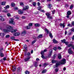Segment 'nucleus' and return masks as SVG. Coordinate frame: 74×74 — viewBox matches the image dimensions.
Wrapping results in <instances>:
<instances>
[{"label": "nucleus", "mask_w": 74, "mask_h": 74, "mask_svg": "<svg viewBox=\"0 0 74 74\" xmlns=\"http://www.w3.org/2000/svg\"><path fill=\"white\" fill-rule=\"evenodd\" d=\"M6 29H3V31L5 33L8 32H11L12 33H14L17 31V29H13V27L10 25H7L6 27Z\"/></svg>", "instance_id": "obj_1"}, {"label": "nucleus", "mask_w": 74, "mask_h": 74, "mask_svg": "<svg viewBox=\"0 0 74 74\" xmlns=\"http://www.w3.org/2000/svg\"><path fill=\"white\" fill-rule=\"evenodd\" d=\"M66 60L65 59H63L62 60L60 61V62L54 60H52V63H56L55 66V67H57L60 65V64H64L66 63Z\"/></svg>", "instance_id": "obj_2"}, {"label": "nucleus", "mask_w": 74, "mask_h": 74, "mask_svg": "<svg viewBox=\"0 0 74 74\" xmlns=\"http://www.w3.org/2000/svg\"><path fill=\"white\" fill-rule=\"evenodd\" d=\"M9 23L10 24H11L12 25H15V22L14 21V19L11 18L9 21Z\"/></svg>", "instance_id": "obj_3"}, {"label": "nucleus", "mask_w": 74, "mask_h": 74, "mask_svg": "<svg viewBox=\"0 0 74 74\" xmlns=\"http://www.w3.org/2000/svg\"><path fill=\"white\" fill-rule=\"evenodd\" d=\"M68 52L69 54H71L73 53V51H72V49L71 48H70L68 50Z\"/></svg>", "instance_id": "obj_4"}, {"label": "nucleus", "mask_w": 74, "mask_h": 74, "mask_svg": "<svg viewBox=\"0 0 74 74\" xmlns=\"http://www.w3.org/2000/svg\"><path fill=\"white\" fill-rule=\"evenodd\" d=\"M52 49H51L48 55V57L49 58H50V57H51V56L52 55Z\"/></svg>", "instance_id": "obj_5"}, {"label": "nucleus", "mask_w": 74, "mask_h": 74, "mask_svg": "<svg viewBox=\"0 0 74 74\" xmlns=\"http://www.w3.org/2000/svg\"><path fill=\"white\" fill-rule=\"evenodd\" d=\"M26 56H27V57L28 58H29V57H30V58H31V54H30V53L28 52L27 53V54L26 55Z\"/></svg>", "instance_id": "obj_6"}, {"label": "nucleus", "mask_w": 74, "mask_h": 74, "mask_svg": "<svg viewBox=\"0 0 74 74\" xmlns=\"http://www.w3.org/2000/svg\"><path fill=\"white\" fill-rule=\"evenodd\" d=\"M28 9L29 7L26 6L23 8V11H25V10H28Z\"/></svg>", "instance_id": "obj_7"}, {"label": "nucleus", "mask_w": 74, "mask_h": 74, "mask_svg": "<svg viewBox=\"0 0 74 74\" xmlns=\"http://www.w3.org/2000/svg\"><path fill=\"white\" fill-rule=\"evenodd\" d=\"M47 50L46 49H45L44 50V51H42L41 52V55H44V52H47Z\"/></svg>", "instance_id": "obj_8"}, {"label": "nucleus", "mask_w": 74, "mask_h": 74, "mask_svg": "<svg viewBox=\"0 0 74 74\" xmlns=\"http://www.w3.org/2000/svg\"><path fill=\"white\" fill-rule=\"evenodd\" d=\"M20 35V33L19 32H17L13 34V35L14 36H19Z\"/></svg>", "instance_id": "obj_9"}, {"label": "nucleus", "mask_w": 74, "mask_h": 74, "mask_svg": "<svg viewBox=\"0 0 74 74\" xmlns=\"http://www.w3.org/2000/svg\"><path fill=\"white\" fill-rule=\"evenodd\" d=\"M12 69L13 70V71H16V67L14 66H12Z\"/></svg>", "instance_id": "obj_10"}, {"label": "nucleus", "mask_w": 74, "mask_h": 74, "mask_svg": "<svg viewBox=\"0 0 74 74\" xmlns=\"http://www.w3.org/2000/svg\"><path fill=\"white\" fill-rule=\"evenodd\" d=\"M65 23H60V26L61 27H62V26L63 28H64V27H65V25H64V24Z\"/></svg>", "instance_id": "obj_11"}, {"label": "nucleus", "mask_w": 74, "mask_h": 74, "mask_svg": "<svg viewBox=\"0 0 74 74\" xmlns=\"http://www.w3.org/2000/svg\"><path fill=\"white\" fill-rule=\"evenodd\" d=\"M30 59V57H27L25 58L24 59V60L25 62H27V61H28V60H29V59Z\"/></svg>", "instance_id": "obj_12"}, {"label": "nucleus", "mask_w": 74, "mask_h": 74, "mask_svg": "<svg viewBox=\"0 0 74 74\" xmlns=\"http://www.w3.org/2000/svg\"><path fill=\"white\" fill-rule=\"evenodd\" d=\"M53 42L55 44L58 43V41H56L55 39H54L53 40Z\"/></svg>", "instance_id": "obj_13"}, {"label": "nucleus", "mask_w": 74, "mask_h": 74, "mask_svg": "<svg viewBox=\"0 0 74 74\" xmlns=\"http://www.w3.org/2000/svg\"><path fill=\"white\" fill-rule=\"evenodd\" d=\"M18 12L19 14H23V11L22 10H18Z\"/></svg>", "instance_id": "obj_14"}, {"label": "nucleus", "mask_w": 74, "mask_h": 74, "mask_svg": "<svg viewBox=\"0 0 74 74\" xmlns=\"http://www.w3.org/2000/svg\"><path fill=\"white\" fill-rule=\"evenodd\" d=\"M35 26L36 27H39L40 26V25L38 23H36L35 24Z\"/></svg>", "instance_id": "obj_15"}, {"label": "nucleus", "mask_w": 74, "mask_h": 74, "mask_svg": "<svg viewBox=\"0 0 74 74\" xmlns=\"http://www.w3.org/2000/svg\"><path fill=\"white\" fill-rule=\"evenodd\" d=\"M58 58L59 59H60L61 58H62V57H61V54L60 53H59L58 55Z\"/></svg>", "instance_id": "obj_16"}, {"label": "nucleus", "mask_w": 74, "mask_h": 74, "mask_svg": "<svg viewBox=\"0 0 74 74\" xmlns=\"http://www.w3.org/2000/svg\"><path fill=\"white\" fill-rule=\"evenodd\" d=\"M48 65V64L46 63H45L43 64V67H46V66H47Z\"/></svg>", "instance_id": "obj_17"}, {"label": "nucleus", "mask_w": 74, "mask_h": 74, "mask_svg": "<svg viewBox=\"0 0 74 74\" xmlns=\"http://www.w3.org/2000/svg\"><path fill=\"white\" fill-rule=\"evenodd\" d=\"M25 28L26 29H30V27L29 25L25 27Z\"/></svg>", "instance_id": "obj_18"}, {"label": "nucleus", "mask_w": 74, "mask_h": 74, "mask_svg": "<svg viewBox=\"0 0 74 74\" xmlns=\"http://www.w3.org/2000/svg\"><path fill=\"white\" fill-rule=\"evenodd\" d=\"M71 14V11H69L67 12V14L69 15H70Z\"/></svg>", "instance_id": "obj_19"}, {"label": "nucleus", "mask_w": 74, "mask_h": 74, "mask_svg": "<svg viewBox=\"0 0 74 74\" xmlns=\"http://www.w3.org/2000/svg\"><path fill=\"white\" fill-rule=\"evenodd\" d=\"M45 14L47 16V17H48V16H51V14H49V13H47Z\"/></svg>", "instance_id": "obj_20"}, {"label": "nucleus", "mask_w": 74, "mask_h": 74, "mask_svg": "<svg viewBox=\"0 0 74 74\" xmlns=\"http://www.w3.org/2000/svg\"><path fill=\"white\" fill-rule=\"evenodd\" d=\"M47 69H45V70L42 71V73L43 74H44V73H45L47 72Z\"/></svg>", "instance_id": "obj_21"}, {"label": "nucleus", "mask_w": 74, "mask_h": 74, "mask_svg": "<svg viewBox=\"0 0 74 74\" xmlns=\"http://www.w3.org/2000/svg\"><path fill=\"white\" fill-rule=\"evenodd\" d=\"M15 36H13L11 37V39H12V40L14 41L15 40Z\"/></svg>", "instance_id": "obj_22"}, {"label": "nucleus", "mask_w": 74, "mask_h": 74, "mask_svg": "<svg viewBox=\"0 0 74 74\" xmlns=\"http://www.w3.org/2000/svg\"><path fill=\"white\" fill-rule=\"evenodd\" d=\"M52 7V5L51 4H49L48 5V7H49V8L50 9H51V7Z\"/></svg>", "instance_id": "obj_23"}, {"label": "nucleus", "mask_w": 74, "mask_h": 74, "mask_svg": "<svg viewBox=\"0 0 74 74\" xmlns=\"http://www.w3.org/2000/svg\"><path fill=\"white\" fill-rule=\"evenodd\" d=\"M5 1H3L1 3L2 5H5Z\"/></svg>", "instance_id": "obj_24"}, {"label": "nucleus", "mask_w": 74, "mask_h": 74, "mask_svg": "<svg viewBox=\"0 0 74 74\" xmlns=\"http://www.w3.org/2000/svg\"><path fill=\"white\" fill-rule=\"evenodd\" d=\"M47 18L49 19H52L53 18L52 16H47Z\"/></svg>", "instance_id": "obj_25"}, {"label": "nucleus", "mask_w": 74, "mask_h": 74, "mask_svg": "<svg viewBox=\"0 0 74 74\" xmlns=\"http://www.w3.org/2000/svg\"><path fill=\"white\" fill-rule=\"evenodd\" d=\"M38 64L37 62H35V67H37L38 66Z\"/></svg>", "instance_id": "obj_26"}, {"label": "nucleus", "mask_w": 74, "mask_h": 74, "mask_svg": "<svg viewBox=\"0 0 74 74\" xmlns=\"http://www.w3.org/2000/svg\"><path fill=\"white\" fill-rule=\"evenodd\" d=\"M61 41L62 42H63L64 43H65V42H66V39H64L63 40H61Z\"/></svg>", "instance_id": "obj_27"}, {"label": "nucleus", "mask_w": 74, "mask_h": 74, "mask_svg": "<svg viewBox=\"0 0 74 74\" xmlns=\"http://www.w3.org/2000/svg\"><path fill=\"white\" fill-rule=\"evenodd\" d=\"M45 32L47 34H48L49 33V31H48V30L47 29H45Z\"/></svg>", "instance_id": "obj_28"}, {"label": "nucleus", "mask_w": 74, "mask_h": 74, "mask_svg": "<svg viewBox=\"0 0 74 74\" xmlns=\"http://www.w3.org/2000/svg\"><path fill=\"white\" fill-rule=\"evenodd\" d=\"M73 46V45L71 44H69L67 46L68 47H72Z\"/></svg>", "instance_id": "obj_29"}, {"label": "nucleus", "mask_w": 74, "mask_h": 74, "mask_svg": "<svg viewBox=\"0 0 74 74\" xmlns=\"http://www.w3.org/2000/svg\"><path fill=\"white\" fill-rule=\"evenodd\" d=\"M0 36L1 37H3L4 36V34L3 33H0Z\"/></svg>", "instance_id": "obj_30"}, {"label": "nucleus", "mask_w": 74, "mask_h": 74, "mask_svg": "<svg viewBox=\"0 0 74 74\" xmlns=\"http://www.w3.org/2000/svg\"><path fill=\"white\" fill-rule=\"evenodd\" d=\"M42 37V34H40L38 37V38H41Z\"/></svg>", "instance_id": "obj_31"}, {"label": "nucleus", "mask_w": 74, "mask_h": 74, "mask_svg": "<svg viewBox=\"0 0 74 74\" xmlns=\"http://www.w3.org/2000/svg\"><path fill=\"white\" fill-rule=\"evenodd\" d=\"M36 41H37V40H35L33 41L32 42V44H34L36 42Z\"/></svg>", "instance_id": "obj_32"}, {"label": "nucleus", "mask_w": 74, "mask_h": 74, "mask_svg": "<svg viewBox=\"0 0 74 74\" xmlns=\"http://www.w3.org/2000/svg\"><path fill=\"white\" fill-rule=\"evenodd\" d=\"M29 26H33V23H29Z\"/></svg>", "instance_id": "obj_33"}, {"label": "nucleus", "mask_w": 74, "mask_h": 74, "mask_svg": "<svg viewBox=\"0 0 74 74\" xmlns=\"http://www.w3.org/2000/svg\"><path fill=\"white\" fill-rule=\"evenodd\" d=\"M26 31H23L22 32V34H26Z\"/></svg>", "instance_id": "obj_34"}, {"label": "nucleus", "mask_w": 74, "mask_h": 74, "mask_svg": "<svg viewBox=\"0 0 74 74\" xmlns=\"http://www.w3.org/2000/svg\"><path fill=\"white\" fill-rule=\"evenodd\" d=\"M9 7L10 6H9V5H7L6 6H5V9H7L8 8H9Z\"/></svg>", "instance_id": "obj_35"}, {"label": "nucleus", "mask_w": 74, "mask_h": 74, "mask_svg": "<svg viewBox=\"0 0 74 74\" xmlns=\"http://www.w3.org/2000/svg\"><path fill=\"white\" fill-rule=\"evenodd\" d=\"M55 71L56 72H58L59 71V69L57 68L55 69Z\"/></svg>", "instance_id": "obj_36"}, {"label": "nucleus", "mask_w": 74, "mask_h": 74, "mask_svg": "<svg viewBox=\"0 0 74 74\" xmlns=\"http://www.w3.org/2000/svg\"><path fill=\"white\" fill-rule=\"evenodd\" d=\"M3 12H5V13H7V12H8V11L7 10H5V11H3Z\"/></svg>", "instance_id": "obj_37"}, {"label": "nucleus", "mask_w": 74, "mask_h": 74, "mask_svg": "<svg viewBox=\"0 0 74 74\" xmlns=\"http://www.w3.org/2000/svg\"><path fill=\"white\" fill-rule=\"evenodd\" d=\"M25 73L26 74H29V73H30V72L26 71L25 72Z\"/></svg>", "instance_id": "obj_38"}, {"label": "nucleus", "mask_w": 74, "mask_h": 74, "mask_svg": "<svg viewBox=\"0 0 74 74\" xmlns=\"http://www.w3.org/2000/svg\"><path fill=\"white\" fill-rule=\"evenodd\" d=\"M15 4L14 3H12L11 4V6L12 7H14L15 6Z\"/></svg>", "instance_id": "obj_39"}, {"label": "nucleus", "mask_w": 74, "mask_h": 74, "mask_svg": "<svg viewBox=\"0 0 74 74\" xmlns=\"http://www.w3.org/2000/svg\"><path fill=\"white\" fill-rule=\"evenodd\" d=\"M73 8V5H71L70 6V9H71Z\"/></svg>", "instance_id": "obj_40"}, {"label": "nucleus", "mask_w": 74, "mask_h": 74, "mask_svg": "<svg viewBox=\"0 0 74 74\" xmlns=\"http://www.w3.org/2000/svg\"><path fill=\"white\" fill-rule=\"evenodd\" d=\"M0 56L1 57H3V56H4V54H3V53H1L0 54Z\"/></svg>", "instance_id": "obj_41"}, {"label": "nucleus", "mask_w": 74, "mask_h": 74, "mask_svg": "<svg viewBox=\"0 0 74 74\" xmlns=\"http://www.w3.org/2000/svg\"><path fill=\"white\" fill-rule=\"evenodd\" d=\"M49 36L50 37H53V36H52V34L51 33H49Z\"/></svg>", "instance_id": "obj_42"}, {"label": "nucleus", "mask_w": 74, "mask_h": 74, "mask_svg": "<svg viewBox=\"0 0 74 74\" xmlns=\"http://www.w3.org/2000/svg\"><path fill=\"white\" fill-rule=\"evenodd\" d=\"M3 51V48H1V49H0V53H1V52H2Z\"/></svg>", "instance_id": "obj_43"}, {"label": "nucleus", "mask_w": 74, "mask_h": 74, "mask_svg": "<svg viewBox=\"0 0 74 74\" xmlns=\"http://www.w3.org/2000/svg\"><path fill=\"white\" fill-rule=\"evenodd\" d=\"M20 5L21 6H23L24 5V4H23V3H21L20 4Z\"/></svg>", "instance_id": "obj_44"}, {"label": "nucleus", "mask_w": 74, "mask_h": 74, "mask_svg": "<svg viewBox=\"0 0 74 74\" xmlns=\"http://www.w3.org/2000/svg\"><path fill=\"white\" fill-rule=\"evenodd\" d=\"M9 37H10V35H6L5 36V37L6 38H9Z\"/></svg>", "instance_id": "obj_45"}, {"label": "nucleus", "mask_w": 74, "mask_h": 74, "mask_svg": "<svg viewBox=\"0 0 74 74\" xmlns=\"http://www.w3.org/2000/svg\"><path fill=\"white\" fill-rule=\"evenodd\" d=\"M13 9L15 10H18V8L17 7H14L13 8Z\"/></svg>", "instance_id": "obj_46"}, {"label": "nucleus", "mask_w": 74, "mask_h": 74, "mask_svg": "<svg viewBox=\"0 0 74 74\" xmlns=\"http://www.w3.org/2000/svg\"><path fill=\"white\" fill-rule=\"evenodd\" d=\"M58 49H59V50H60L61 49H62V48L60 47H58Z\"/></svg>", "instance_id": "obj_47"}, {"label": "nucleus", "mask_w": 74, "mask_h": 74, "mask_svg": "<svg viewBox=\"0 0 74 74\" xmlns=\"http://www.w3.org/2000/svg\"><path fill=\"white\" fill-rule=\"evenodd\" d=\"M24 47L25 49H26L27 48V45H25L24 46Z\"/></svg>", "instance_id": "obj_48"}, {"label": "nucleus", "mask_w": 74, "mask_h": 74, "mask_svg": "<svg viewBox=\"0 0 74 74\" xmlns=\"http://www.w3.org/2000/svg\"><path fill=\"white\" fill-rule=\"evenodd\" d=\"M71 32H74V27L73 28L71 29Z\"/></svg>", "instance_id": "obj_49"}, {"label": "nucleus", "mask_w": 74, "mask_h": 74, "mask_svg": "<svg viewBox=\"0 0 74 74\" xmlns=\"http://www.w3.org/2000/svg\"><path fill=\"white\" fill-rule=\"evenodd\" d=\"M1 21H4V18H1Z\"/></svg>", "instance_id": "obj_50"}, {"label": "nucleus", "mask_w": 74, "mask_h": 74, "mask_svg": "<svg viewBox=\"0 0 74 74\" xmlns=\"http://www.w3.org/2000/svg\"><path fill=\"white\" fill-rule=\"evenodd\" d=\"M64 44H65L66 45H68L69 44V42H65Z\"/></svg>", "instance_id": "obj_51"}, {"label": "nucleus", "mask_w": 74, "mask_h": 74, "mask_svg": "<svg viewBox=\"0 0 74 74\" xmlns=\"http://www.w3.org/2000/svg\"><path fill=\"white\" fill-rule=\"evenodd\" d=\"M41 57L43 59H45V57H44V55H42Z\"/></svg>", "instance_id": "obj_52"}, {"label": "nucleus", "mask_w": 74, "mask_h": 74, "mask_svg": "<svg viewBox=\"0 0 74 74\" xmlns=\"http://www.w3.org/2000/svg\"><path fill=\"white\" fill-rule=\"evenodd\" d=\"M7 15L8 16H11V14L10 13H8Z\"/></svg>", "instance_id": "obj_53"}, {"label": "nucleus", "mask_w": 74, "mask_h": 74, "mask_svg": "<svg viewBox=\"0 0 74 74\" xmlns=\"http://www.w3.org/2000/svg\"><path fill=\"white\" fill-rule=\"evenodd\" d=\"M3 60L5 61V60H7V58L6 57H4L3 58Z\"/></svg>", "instance_id": "obj_54"}, {"label": "nucleus", "mask_w": 74, "mask_h": 74, "mask_svg": "<svg viewBox=\"0 0 74 74\" xmlns=\"http://www.w3.org/2000/svg\"><path fill=\"white\" fill-rule=\"evenodd\" d=\"M52 14H55V10H53V11H52Z\"/></svg>", "instance_id": "obj_55"}, {"label": "nucleus", "mask_w": 74, "mask_h": 74, "mask_svg": "<svg viewBox=\"0 0 74 74\" xmlns=\"http://www.w3.org/2000/svg\"><path fill=\"white\" fill-rule=\"evenodd\" d=\"M36 4V3L35 2H34L33 3V5H34V6H35Z\"/></svg>", "instance_id": "obj_56"}, {"label": "nucleus", "mask_w": 74, "mask_h": 74, "mask_svg": "<svg viewBox=\"0 0 74 74\" xmlns=\"http://www.w3.org/2000/svg\"><path fill=\"white\" fill-rule=\"evenodd\" d=\"M53 49L55 51H56V49H57V48L56 47H55L53 48Z\"/></svg>", "instance_id": "obj_57"}, {"label": "nucleus", "mask_w": 74, "mask_h": 74, "mask_svg": "<svg viewBox=\"0 0 74 74\" xmlns=\"http://www.w3.org/2000/svg\"><path fill=\"white\" fill-rule=\"evenodd\" d=\"M68 26H69V27H72V25H71V24H69L68 25Z\"/></svg>", "instance_id": "obj_58"}, {"label": "nucleus", "mask_w": 74, "mask_h": 74, "mask_svg": "<svg viewBox=\"0 0 74 74\" xmlns=\"http://www.w3.org/2000/svg\"><path fill=\"white\" fill-rule=\"evenodd\" d=\"M36 60L38 62H39V61H40V59H39V58H36Z\"/></svg>", "instance_id": "obj_59"}, {"label": "nucleus", "mask_w": 74, "mask_h": 74, "mask_svg": "<svg viewBox=\"0 0 74 74\" xmlns=\"http://www.w3.org/2000/svg\"><path fill=\"white\" fill-rule=\"evenodd\" d=\"M41 6H40V8H38V10H39V11H40L41 10Z\"/></svg>", "instance_id": "obj_60"}, {"label": "nucleus", "mask_w": 74, "mask_h": 74, "mask_svg": "<svg viewBox=\"0 0 74 74\" xmlns=\"http://www.w3.org/2000/svg\"><path fill=\"white\" fill-rule=\"evenodd\" d=\"M67 31H65V36L66 35V34H67Z\"/></svg>", "instance_id": "obj_61"}, {"label": "nucleus", "mask_w": 74, "mask_h": 74, "mask_svg": "<svg viewBox=\"0 0 74 74\" xmlns=\"http://www.w3.org/2000/svg\"><path fill=\"white\" fill-rule=\"evenodd\" d=\"M56 54H54V57H53V59H55V58L56 57Z\"/></svg>", "instance_id": "obj_62"}, {"label": "nucleus", "mask_w": 74, "mask_h": 74, "mask_svg": "<svg viewBox=\"0 0 74 74\" xmlns=\"http://www.w3.org/2000/svg\"><path fill=\"white\" fill-rule=\"evenodd\" d=\"M40 11L41 12H44V10H41Z\"/></svg>", "instance_id": "obj_63"}, {"label": "nucleus", "mask_w": 74, "mask_h": 74, "mask_svg": "<svg viewBox=\"0 0 74 74\" xmlns=\"http://www.w3.org/2000/svg\"><path fill=\"white\" fill-rule=\"evenodd\" d=\"M69 15H68L66 16V17L67 18H68V19H69Z\"/></svg>", "instance_id": "obj_64"}]
</instances>
